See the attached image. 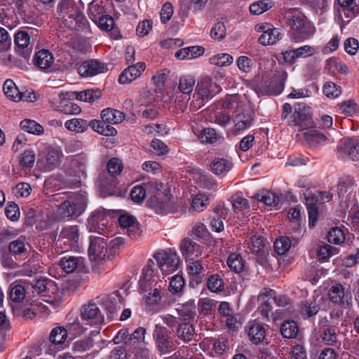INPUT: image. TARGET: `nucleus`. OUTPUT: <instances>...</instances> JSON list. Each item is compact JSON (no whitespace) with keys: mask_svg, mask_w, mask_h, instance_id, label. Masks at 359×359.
I'll list each match as a JSON object with an SVG mask.
<instances>
[{"mask_svg":"<svg viewBox=\"0 0 359 359\" xmlns=\"http://www.w3.org/2000/svg\"><path fill=\"white\" fill-rule=\"evenodd\" d=\"M292 122L301 130H306L313 126L311 108L304 103L299 102L294 105V111L292 116Z\"/></svg>","mask_w":359,"mask_h":359,"instance_id":"nucleus-8","label":"nucleus"},{"mask_svg":"<svg viewBox=\"0 0 359 359\" xmlns=\"http://www.w3.org/2000/svg\"><path fill=\"white\" fill-rule=\"evenodd\" d=\"M245 244L252 253H258L264 247L261 236L252 235L245 240Z\"/></svg>","mask_w":359,"mask_h":359,"instance_id":"nucleus-52","label":"nucleus"},{"mask_svg":"<svg viewBox=\"0 0 359 359\" xmlns=\"http://www.w3.org/2000/svg\"><path fill=\"white\" fill-rule=\"evenodd\" d=\"M273 299H274V290L267 288H264L257 297L258 302H260L257 311L266 320H269V313L273 309Z\"/></svg>","mask_w":359,"mask_h":359,"instance_id":"nucleus-14","label":"nucleus"},{"mask_svg":"<svg viewBox=\"0 0 359 359\" xmlns=\"http://www.w3.org/2000/svg\"><path fill=\"white\" fill-rule=\"evenodd\" d=\"M28 245L27 238L25 236H21L9 243L8 250L13 255H22L27 251V246Z\"/></svg>","mask_w":359,"mask_h":359,"instance_id":"nucleus-32","label":"nucleus"},{"mask_svg":"<svg viewBox=\"0 0 359 359\" xmlns=\"http://www.w3.org/2000/svg\"><path fill=\"white\" fill-rule=\"evenodd\" d=\"M320 306L314 301L306 300L301 303L299 311L304 319L316 316L319 311Z\"/></svg>","mask_w":359,"mask_h":359,"instance_id":"nucleus-37","label":"nucleus"},{"mask_svg":"<svg viewBox=\"0 0 359 359\" xmlns=\"http://www.w3.org/2000/svg\"><path fill=\"white\" fill-rule=\"evenodd\" d=\"M144 62H137L135 65H130L119 76L118 82L121 84L129 83L138 78L145 69Z\"/></svg>","mask_w":359,"mask_h":359,"instance_id":"nucleus-19","label":"nucleus"},{"mask_svg":"<svg viewBox=\"0 0 359 359\" xmlns=\"http://www.w3.org/2000/svg\"><path fill=\"white\" fill-rule=\"evenodd\" d=\"M299 328L294 320H286L280 327V332L283 337L287 339L295 338L298 334Z\"/></svg>","mask_w":359,"mask_h":359,"instance_id":"nucleus-44","label":"nucleus"},{"mask_svg":"<svg viewBox=\"0 0 359 359\" xmlns=\"http://www.w3.org/2000/svg\"><path fill=\"white\" fill-rule=\"evenodd\" d=\"M255 198L264 203L266 205L275 208L278 207L280 202L279 197L275 193L268 190H263L260 193L257 194Z\"/></svg>","mask_w":359,"mask_h":359,"instance_id":"nucleus-39","label":"nucleus"},{"mask_svg":"<svg viewBox=\"0 0 359 359\" xmlns=\"http://www.w3.org/2000/svg\"><path fill=\"white\" fill-rule=\"evenodd\" d=\"M328 296L332 303L343 308H348L351 305L352 294L349 287L346 288L340 283H336L330 287Z\"/></svg>","mask_w":359,"mask_h":359,"instance_id":"nucleus-9","label":"nucleus"},{"mask_svg":"<svg viewBox=\"0 0 359 359\" xmlns=\"http://www.w3.org/2000/svg\"><path fill=\"white\" fill-rule=\"evenodd\" d=\"M160 286L161 285L158 283L154 275V271L149 267L144 268L139 280L140 292L143 294L155 288V287Z\"/></svg>","mask_w":359,"mask_h":359,"instance_id":"nucleus-16","label":"nucleus"},{"mask_svg":"<svg viewBox=\"0 0 359 359\" xmlns=\"http://www.w3.org/2000/svg\"><path fill=\"white\" fill-rule=\"evenodd\" d=\"M107 240L103 237H90V245L88 248V255L91 261L101 264L102 262L109 261L108 258V243Z\"/></svg>","mask_w":359,"mask_h":359,"instance_id":"nucleus-3","label":"nucleus"},{"mask_svg":"<svg viewBox=\"0 0 359 359\" xmlns=\"http://www.w3.org/2000/svg\"><path fill=\"white\" fill-rule=\"evenodd\" d=\"M107 70L104 63L95 59L83 62L78 68L79 74L83 77L93 76Z\"/></svg>","mask_w":359,"mask_h":359,"instance_id":"nucleus-15","label":"nucleus"},{"mask_svg":"<svg viewBox=\"0 0 359 359\" xmlns=\"http://www.w3.org/2000/svg\"><path fill=\"white\" fill-rule=\"evenodd\" d=\"M20 128L24 131L36 135H41L44 132L42 126L36 121L31 119H25L22 121L20 122Z\"/></svg>","mask_w":359,"mask_h":359,"instance_id":"nucleus-43","label":"nucleus"},{"mask_svg":"<svg viewBox=\"0 0 359 359\" xmlns=\"http://www.w3.org/2000/svg\"><path fill=\"white\" fill-rule=\"evenodd\" d=\"M105 2L103 0H93L88 6V16L95 23L105 13Z\"/></svg>","mask_w":359,"mask_h":359,"instance_id":"nucleus-31","label":"nucleus"},{"mask_svg":"<svg viewBox=\"0 0 359 359\" xmlns=\"http://www.w3.org/2000/svg\"><path fill=\"white\" fill-rule=\"evenodd\" d=\"M202 248L203 247L189 238H185L180 246L182 253L187 259L201 257L202 255Z\"/></svg>","mask_w":359,"mask_h":359,"instance_id":"nucleus-24","label":"nucleus"},{"mask_svg":"<svg viewBox=\"0 0 359 359\" xmlns=\"http://www.w3.org/2000/svg\"><path fill=\"white\" fill-rule=\"evenodd\" d=\"M62 156V152L58 149L48 148L46 156V167L47 170H51L57 166Z\"/></svg>","mask_w":359,"mask_h":359,"instance_id":"nucleus-40","label":"nucleus"},{"mask_svg":"<svg viewBox=\"0 0 359 359\" xmlns=\"http://www.w3.org/2000/svg\"><path fill=\"white\" fill-rule=\"evenodd\" d=\"M327 323L326 319L320 321V337L325 345L335 346L338 341L336 329L328 325Z\"/></svg>","mask_w":359,"mask_h":359,"instance_id":"nucleus-18","label":"nucleus"},{"mask_svg":"<svg viewBox=\"0 0 359 359\" xmlns=\"http://www.w3.org/2000/svg\"><path fill=\"white\" fill-rule=\"evenodd\" d=\"M9 296L13 302H22L25 297V287L18 281H15L10 285Z\"/></svg>","mask_w":359,"mask_h":359,"instance_id":"nucleus-47","label":"nucleus"},{"mask_svg":"<svg viewBox=\"0 0 359 359\" xmlns=\"http://www.w3.org/2000/svg\"><path fill=\"white\" fill-rule=\"evenodd\" d=\"M204 50L200 46H190L181 48L175 53V57L179 60H191L203 53Z\"/></svg>","mask_w":359,"mask_h":359,"instance_id":"nucleus-34","label":"nucleus"},{"mask_svg":"<svg viewBox=\"0 0 359 359\" xmlns=\"http://www.w3.org/2000/svg\"><path fill=\"white\" fill-rule=\"evenodd\" d=\"M291 247V241L288 237L281 236L274 243V248L278 255H284Z\"/></svg>","mask_w":359,"mask_h":359,"instance_id":"nucleus-63","label":"nucleus"},{"mask_svg":"<svg viewBox=\"0 0 359 359\" xmlns=\"http://www.w3.org/2000/svg\"><path fill=\"white\" fill-rule=\"evenodd\" d=\"M65 22L68 27L72 29L81 31L88 28V22L81 11L69 21L68 19H65Z\"/></svg>","mask_w":359,"mask_h":359,"instance_id":"nucleus-38","label":"nucleus"},{"mask_svg":"<svg viewBox=\"0 0 359 359\" xmlns=\"http://www.w3.org/2000/svg\"><path fill=\"white\" fill-rule=\"evenodd\" d=\"M162 194L158 193L157 196V206L163 213L174 212L177 210L175 205V198L168 193L161 196Z\"/></svg>","mask_w":359,"mask_h":359,"instance_id":"nucleus-30","label":"nucleus"},{"mask_svg":"<svg viewBox=\"0 0 359 359\" xmlns=\"http://www.w3.org/2000/svg\"><path fill=\"white\" fill-rule=\"evenodd\" d=\"M252 118L250 115L239 114L234 118V135H238L252 126Z\"/></svg>","mask_w":359,"mask_h":359,"instance_id":"nucleus-35","label":"nucleus"},{"mask_svg":"<svg viewBox=\"0 0 359 359\" xmlns=\"http://www.w3.org/2000/svg\"><path fill=\"white\" fill-rule=\"evenodd\" d=\"M273 2L271 0H259L250 6V11L253 15H260L271 8Z\"/></svg>","mask_w":359,"mask_h":359,"instance_id":"nucleus-48","label":"nucleus"},{"mask_svg":"<svg viewBox=\"0 0 359 359\" xmlns=\"http://www.w3.org/2000/svg\"><path fill=\"white\" fill-rule=\"evenodd\" d=\"M249 340L254 344H259L266 338V329L263 323L257 320H250L245 327Z\"/></svg>","mask_w":359,"mask_h":359,"instance_id":"nucleus-13","label":"nucleus"},{"mask_svg":"<svg viewBox=\"0 0 359 359\" xmlns=\"http://www.w3.org/2000/svg\"><path fill=\"white\" fill-rule=\"evenodd\" d=\"M14 41L19 49H27L25 51V57L29 55V51L31 50L28 48L30 41L29 35L26 32H19L15 34Z\"/></svg>","mask_w":359,"mask_h":359,"instance_id":"nucleus-51","label":"nucleus"},{"mask_svg":"<svg viewBox=\"0 0 359 359\" xmlns=\"http://www.w3.org/2000/svg\"><path fill=\"white\" fill-rule=\"evenodd\" d=\"M282 37L283 33L280 29L269 26L264 31V33L259 36L258 41L263 46L273 45L279 41Z\"/></svg>","mask_w":359,"mask_h":359,"instance_id":"nucleus-23","label":"nucleus"},{"mask_svg":"<svg viewBox=\"0 0 359 359\" xmlns=\"http://www.w3.org/2000/svg\"><path fill=\"white\" fill-rule=\"evenodd\" d=\"M101 118L105 123L118 124L123 121L125 114L121 111L107 108L102 111Z\"/></svg>","mask_w":359,"mask_h":359,"instance_id":"nucleus-29","label":"nucleus"},{"mask_svg":"<svg viewBox=\"0 0 359 359\" xmlns=\"http://www.w3.org/2000/svg\"><path fill=\"white\" fill-rule=\"evenodd\" d=\"M86 203L85 196L76 194L74 198L62 203L57 208V212L64 217H77L84 212Z\"/></svg>","mask_w":359,"mask_h":359,"instance_id":"nucleus-2","label":"nucleus"},{"mask_svg":"<svg viewBox=\"0 0 359 359\" xmlns=\"http://www.w3.org/2000/svg\"><path fill=\"white\" fill-rule=\"evenodd\" d=\"M153 339L156 347L161 354H168L175 350V345L168 330L158 324L155 325Z\"/></svg>","mask_w":359,"mask_h":359,"instance_id":"nucleus-4","label":"nucleus"},{"mask_svg":"<svg viewBox=\"0 0 359 359\" xmlns=\"http://www.w3.org/2000/svg\"><path fill=\"white\" fill-rule=\"evenodd\" d=\"M176 337L184 343H189L196 336L194 325L190 322H182L178 324L175 331Z\"/></svg>","mask_w":359,"mask_h":359,"instance_id":"nucleus-21","label":"nucleus"},{"mask_svg":"<svg viewBox=\"0 0 359 359\" xmlns=\"http://www.w3.org/2000/svg\"><path fill=\"white\" fill-rule=\"evenodd\" d=\"M109 213L103 208L93 211L87 219V227L89 231L104 234L108 224Z\"/></svg>","mask_w":359,"mask_h":359,"instance_id":"nucleus-7","label":"nucleus"},{"mask_svg":"<svg viewBox=\"0 0 359 359\" xmlns=\"http://www.w3.org/2000/svg\"><path fill=\"white\" fill-rule=\"evenodd\" d=\"M194 351H197V344H193L188 346H183L178 351L179 355H182L183 359H204L201 354L194 353Z\"/></svg>","mask_w":359,"mask_h":359,"instance_id":"nucleus-61","label":"nucleus"},{"mask_svg":"<svg viewBox=\"0 0 359 359\" xmlns=\"http://www.w3.org/2000/svg\"><path fill=\"white\" fill-rule=\"evenodd\" d=\"M80 10L73 0H62L57 6V12L62 18L71 20Z\"/></svg>","mask_w":359,"mask_h":359,"instance_id":"nucleus-26","label":"nucleus"},{"mask_svg":"<svg viewBox=\"0 0 359 359\" xmlns=\"http://www.w3.org/2000/svg\"><path fill=\"white\" fill-rule=\"evenodd\" d=\"M221 90L220 86L211 78L203 77L198 80L196 92L203 100H208L215 97Z\"/></svg>","mask_w":359,"mask_h":359,"instance_id":"nucleus-10","label":"nucleus"},{"mask_svg":"<svg viewBox=\"0 0 359 359\" xmlns=\"http://www.w3.org/2000/svg\"><path fill=\"white\" fill-rule=\"evenodd\" d=\"M339 253V250L336 247L330 245H325L320 247L318 251V257L320 261L328 259L330 257Z\"/></svg>","mask_w":359,"mask_h":359,"instance_id":"nucleus-62","label":"nucleus"},{"mask_svg":"<svg viewBox=\"0 0 359 359\" xmlns=\"http://www.w3.org/2000/svg\"><path fill=\"white\" fill-rule=\"evenodd\" d=\"M34 62L39 69L46 70L52 67L54 62V57L49 50L42 49L36 53Z\"/></svg>","mask_w":359,"mask_h":359,"instance_id":"nucleus-27","label":"nucleus"},{"mask_svg":"<svg viewBox=\"0 0 359 359\" xmlns=\"http://www.w3.org/2000/svg\"><path fill=\"white\" fill-rule=\"evenodd\" d=\"M80 238L79 228L76 225L64 227L58 237L57 242L64 244L69 249H75L79 246Z\"/></svg>","mask_w":359,"mask_h":359,"instance_id":"nucleus-12","label":"nucleus"},{"mask_svg":"<svg viewBox=\"0 0 359 359\" xmlns=\"http://www.w3.org/2000/svg\"><path fill=\"white\" fill-rule=\"evenodd\" d=\"M327 240L330 243L339 245L345 240L344 233L340 228L333 227L328 232Z\"/></svg>","mask_w":359,"mask_h":359,"instance_id":"nucleus-58","label":"nucleus"},{"mask_svg":"<svg viewBox=\"0 0 359 359\" xmlns=\"http://www.w3.org/2000/svg\"><path fill=\"white\" fill-rule=\"evenodd\" d=\"M208 289L212 292H219L224 289V282L220 276L217 274L210 276L207 281Z\"/></svg>","mask_w":359,"mask_h":359,"instance_id":"nucleus-60","label":"nucleus"},{"mask_svg":"<svg viewBox=\"0 0 359 359\" xmlns=\"http://www.w3.org/2000/svg\"><path fill=\"white\" fill-rule=\"evenodd\" d=\"M67 337V330L63 327L53 329L50 334V340L55 344H62Z\"/></svg>","mask_w":359,"mask_h":359,"instance_id":"nucleus-54","label":"nucleus"},{"mask_svg":"<svg viewBox=\"0 0 359 359\" xmlns=\"http://www.w3.org/2000/svg\"><path fill=\"white\" fill-rule=\"evenodd\" d=\"M304 137L308 143L311 146H315L316 144L325 142L326 140L325 135L316 130H310L305 132Z\"/></svg>","mask_w":359,"mask_h":359,"instance_id":"nucleus-59","label":"nucleus"},{"mask_svg":"<svg viewBox=\"0 0 359 359\" xmlns=\"http://www.w3.org/2000/svg\"><path fill=\"white\" fill-rule=\"evenodd\" d=\"M81 319L87 324L99 325L104 323V318L98 306L90 302L83 305L81 310Z\"/></svg>","mask_w":359,"mask_h":359,"instance_id":"nucleus-11","label":"nucleus"},{"mask_svg":"<svg viewBox=\"0 0 359 359\" xmlns=\"http://www.w3.org/2000/svg\"><path fill=\"white\" fill-rule=\"evenodd\" d=\"M337 3L339 8L335 19L343 30L350 20L356 15L357 5L355 0H337Z\"/></svg>","mask_w":359,"mask_h":359,"instance_id":"nucleus-6","label":"nucleus"},{"mask_svg":"<svg viewBox=\"0 0 359 359\" xmlns=\"http://www.w3.org/2000/svg\"><path fill=\"white\" fill-rule=\"evenodd\" d=\"M217 139L216 130L214 128H206L198 135V140L203 144H212Z\"/></svg>","mask_w":359,"mask_h":359,"instance_id":"nucleus-55","label":"nucleus"},{"mask_svg":"<svg viewBox=\"0 0 359 359\" xmlns=\"http://www.w3.org/2000/svg\"><path fill=\"white\" fill-rule=\"evenodd\" d=\"M208 204V198L204 194H198L193 198L191 209L189 211L192 210L198 212H202L206 208Z\"/></svg>","mask_w":359,"mask_h":359,"instance_id":"nucleus-57","label":"nucleus"},{"mask_svg":"<svg viewBox=\"0 0 359 359\" xmlns=\"http://www.w3.org/2000/svg\"><path fill=\"white\" fill-rule=\"evenodd\" d=\"M323 94L330 99H336L339 97L342 93L340 86L332 81H327L323 86Z\"/></svg>","mask_w":359,"mask_h":359,"instance_id":"nucleus-46","label":"nucleus"},{"mask_svg":"<svg viewBox=\"0 0 359 359\" xmlns=\"http://www.w3.org/2000/svg\"><path fill=\"white\" fill-rule=\"evenodd\" d=\"M102 93L98 89H88L76 93V100L89 103L95 102L100 99Z\"/></svg>","mask_w":359,"mask_h":359,"instance_id":"nucleus-41","label":"nucleus"},{"mask_svg":"<svg viewBox=\"0 0 359 359\" xmlns=\"http://www.w3.org/2000/svg\"><path fill=\"white\" fill-rule=\"evenodd\" d=\"M210 63L218 67H225L230 65L233 60L231 55L227 53H221L212 56L209 59Z\"/></svg>","mask_w":359,"mask_h":359,"instance_id":"nucleus-53","label":"nucleus"},{"mask_svg":"<svg viewBox=\"0 0 359 359\" xmlns=\"http://www.w3.org/2000/svg\"><path fill=\"white\" fill-rule=\"evenodd\" d=\"M233 164L229 159L215 158L210 164V169L215 175L223 177L233 168Z\"/></svg>","mask_w":359,"mask_h":359,"instance_id":"nucleus-25","label":"nucleus"},{"mask_svg":"<svg viewBox=\"0 0 359 359\" xmlns=\"http://www.w3.org/2000/svg\"><path fill=\"white\" fill-rule=\"evenodd\" d=\"M62 269L68 273L81 271L84 268V259L81 257H64L60 260Z\"/></svg>","mask_w":359,"mask_h":359,"instance_id":"nucleus-22","label":"nucleus"},{"mask_svg":"<svg viewBox=\"0 0 359 359\" xmlns=\"http://www.w3.org/2000/svg\"><path fill=\"white\" fill-rule=\"evenodd\" d=\"M154 258L158 268L165 276L175 271L180 263L177 253L170 250L158 252L155 254Z\"/></svg>","mask_w":359,"mask_h":359,"instance_id":"nucleus-5","label":"nucleus"},{"mask_svg":"<svg viewBox=\"0 0 359 359\" xmlns=\"http://www.w3.org/2000/svg\"><path fill=\"white\" fill-rule=\"evenodd\" d=\"M93 346V339L86 338L75 341L73 344V351L76 352H85L90 350Z\"/></svg>","mask_w":359,"mask_h":359,"instance_id":"nucleus-64","label":"nucleus"},{"mask_svg":"<svg viewBox=\"0 0 359 359\" xmlns=\"http://www.w3.org/2000/svg\"><path fill=\"white\" fill-rule=\"evenodd\" d=\"M305 199L309 214V225L313 228L318 218V209L316 204L313 203L312 198L306 197Z\"/></svg>","mask_w":359,"mask_h":359,"instance_id":"nucleus-50","label":"nucleus"},{"mask_svg":"<svg viewBox=\"0 0 359 359\" xmlns=\"http://www.w3.org/2000/svg\"><path fill=\"white\" fill-rule=\"evenodd\" d=\"M338 151L347 155L353 161L359 160V139L352 138L341 141Z\"/></svg>","mask_w":359,"mask_h":359,"instance_id":"nucleus-17","label":"nucleus"},{"mask_svg":"<svg viewBox=\"0 0 359 359\" xmlns=\"http://www.w3.org/2000/svg\"><path fill=\"white\" fill-rule=\"evenodd\" d=\"M283 82L279 78L274 76L260 86L259 93L261 95H278L283 90Z\"/></svg>","mask_w":359,"mask_h":359,"instance_id":"nucleus-20","label":"nucleus"},{"mask_svg":"<svg viewBox=\"0 0 359 359\" xmlns=\"http://www.w3.org/2000/svg\"><path fill=\"white\" fill-rule=\"evenodd\" d=\"M154 187L152 182L135 186L130 191L131 199L137 203H142Z\"/></svg>","mask_w":359,"mask_h":359,"instance_id":"nucleus-28","label":"nucleus"},{"mask_svg":"<svg viewBox=\"0 0 359 359\" xmlns=\"http://www.w3.org/2000/svg\"><path fill=\"white\" fill-rule=\"evenodd\" d=\"M3 90L6 97L15 102L22 100L25 95L19 90L15 83L11 79H7L4 82Z\"/></svg>","mask_w":359,"mask_h":359,"instance_id":"nucleus-33","label":"nucleus"},{"mask_svg":"<svg viewBox=\"0 0 359 359\" xmlns=\"http://www.w3.org/2000/svg\"><path fill=\"white\" fill-rule=\"evenodd\" d=\"M196 83L195 78L191 75L181 76L179 79L178 88L181 93L190 95Z\"/></svg>","mask_w":359,"mask_h":359,"instance_id":"nucleus-45","label":"nucleus"},{"mask_svg":"<svg viewBox=\"0 0 359 359\" xmlns=\"http://www.w3.org/2000/svg\"><path fill=\"white\" fill-rule=\"evenodd\" d=\"M162 287H155V288L144 292L143 299L147 306L154 307L159 304L161 299Z\"/></svg>","mask_w":359,"mask_h":359,"instance_id":"nucleus-36","label":"nucleus"},{"mask_svg":"<svg viewBox=\"0 0 359 359\" xmlns=\"http://www.w3.org/2000/svg\"><path fill=\"white\" fill-rule=\"evenodd\" d=\"M65 128L72 132L83 133L88 128L87 121L82 118H72L65 123Z\"/></svg>","mask_w":359,"mask_h":359,"instance_id":"nucleus-42","label":"nucleus"},{"mask_svg":"<svg viewBox=\"0 0 359 359\" xmlns=\"http://www.w3.org/2000/svg\"><path fill=\"white\" fill-rule=\"evenodd\" d=\"M226 28L224 22L218 21L215 22L210 31V36L216 41H222L226 37Z\"/></svg>","mask_w":359,"mask_h":359,"instance_id":"nucleus-49","label":"nucleus"},{"mask_svg":"<svg viewBox=\"0 0 359 359\" xmlns=\"http://www.w3.org/2000/svg\"><path fill=\"white\" fill-rule=\"evenodd\" d=\"M227 264L236 273L241 272L244 268L243 258L237 254H231L229 256Z\"/></svg>","mask_w":359,"mask_h":359,"instance_id":"nucleus-56","label":"nucleus"},{"mask_svg":"<svg viewBox=\"0 0 359 359\" xmlns=\"http://www.w3.org/2000/svg\"><path fill=\"white\" fill-rule=\"evenodd\" d=\"M285 19L296 32L291 39L294 43H301L310 39L315 33V27L307 22L304 15L296 9H289L285 13Z\"/></svg>","mask_w":359,"mask_h":359,"instance_id":"nucleus-1","label":"nucleus"}]
</instances>
